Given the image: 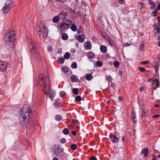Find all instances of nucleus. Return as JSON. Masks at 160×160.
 I'll use <instances>...</instances> for the list:
<instances>
[{
	"label": "nucleus",
	"mask_w": 160,
	"mask_h": 160,
	"mask_svg": "<svg viewBox=\"0 0 160 160\" xmlns=\"http://www.w3.org/2000/svg\"><path fill=\"white\" fill-rule=\"evenodd\" d=\"M31 112V110L28 106L23 107L19 116V120L21 124L24 125L28 122Z\"/></svg>",
	"instance_id": "nucleus-2"
},
{
	"label": "nucleus",
	"mask_w": 160,
	"mask_h": 160,
	"mask_svg": "<svg viewBox=\"0 0 160 160\" xmlns=\"http://www.w3.org/2000/svg\"><path fill=\"white\" fill-rule=\"evenodd\" d=\"M69 25L66 23L65 22H62L60 23L59 28L63 31H65L69 28Z\"/></svg>",
	"instance_id": "nucleus-8"
},
{
	"label": "nucleus",
	"mask_w": 160,
	"mask_h": 160,
	"mask_svg": "<svg viewBox=\"0 0 160 160\" xmlns=\"http://www.w3.org/2000/svg\"><path fill=\"white\" fill-rule=\"evenodd\" d=\"M159 82L158 80L156 78L155 80L153 82V88L156 89L159 87Z\"/></svg>",
	"instance_id": "nucleus-12"
},
{
	"label": "nucleus",
	"mask_w": 160,
	"mask_h": 160,
	"mask_svg": "<svg viewBox=\"0 0 160 160\" xmlns=\"http://www.w3.org/2000/svg\"><path fill=\"white\" fill-rule=\"evenodd\" d=\"M142 114L141 116L142 118H145L147 117V115L148 114V111L144 109H142Z\"/></svg>",
	"instance_id": "nucleus-17"
},
{
	"label": "nucleus",
	"mask_w": 160,
	"mask_h": 160,
	"mask_svg": "<svg viewBox=\"0 0 160 160\" xmlns=\"http://www.w3.org/2000/svg\"><path fill=\"white\" fill-rule=\"evenodd\" d=\"M68 34L66 33H63L61 36V38L63 40H66L68 39Z\"/></svg>",
	"instance_id": "nucleus-24"
},
{
	"label": "nucleus",
	"mask_w": 160,
	"mask_h": 160,
	"mask_svg": "<svg viewBox=\"0 0 160 160\" xmlns=\"http://www.w3.org/2000/svg\"><path fill=\"white\" fill-rule=\"evenodd\" d=\"M96 65L98 67H101L102 65V63L101 61H98L96 62Z\"/></svg>",
	"instance_id": "nucleus-40"
},
{
	"label": "nucleus",
	"mask_w": 160,
	"mask_h": 160,
	"mask_svg": "<svg viewBox=\"0 0 160 160\" xmlns=\"http://www.w3.org/2000/svg\"><path fill=\"white\" fill-rule=\"evenodd\" d=\"M84 45L85 49H89L92 48V45L91 42H85Z\"/></svg>",
	"instance_id": "nucleus-16"
},
{
	"label": "nucleus",
	"mask_w": 160,
	"mask_h": 160,
	"mask_svg": "<svg viewBox=\"0 0 160 160\" xmlns=\"http://www.w3.org/2000/svg\"><path fill=\"white\" fill-rule=\"evenodd\" d=\"M68 13L67 12L64 11V10H62L61 12L59 14V16L62 18H65L68 15Z\"/></svg>",
	"instance_id": "nucleus-15"
},
{
	"label": "nucleus",
	"mask_w": 160,
	"mask_h": 160,
	"mask_svg": "<svg viewBox=\"0 0 160 160\" xmlns=\"http://www.w3.org/2000/svg\"><path fill=\"white\" fill-rule=\"evenodd\" d=\"M58 62L61 64L64 63L65 61L64 59L62 58H59L58 59Z\"/></svg>",
	"instance_id": "nucleus-32"
},
{
	"label": "nucleus",
	"mask_w": 160,
	"mask_h": 160,
	"mask_svg": "<svg viewBox=\"0 0 160 160\" xmlns=\"http://www.w3.org/2000/svg\"><path fill=\"white\" fill-rule=\"evenodd\" d=\"M28 47L31 50L32 54L34 55V57L36 59H39L41 58L40 53L36 47L32 40L31 39L29 41Z\"/></svg>",
	"instance_id": "nucleus-3"
},
{
	"label": "nucleus",
	"mask_w": 160,
	"mask_h": 160,
	"mask_svg": "<svg viewBox=\"0 0 160 160\" xmlns=\"http://www.w3.org/2000/svg\"><path fill=\"white\" fill-rule=\"evenodd\" d=\"M60 142L61 143H64L66 142V140L64 138H62L61 139Z\"/></svg>",
	"instance_id": "nucleus-47"
},
{
	"label": "nucleus",
	"mask_w": 160,
	"mask_h": 160,
	"mask_svg": "<svg viewBox=\"0 0 160 160\" xmlns=\"http://www.w3.org/2000/svg\"><path fill=\"white\" fill-rule=\"evenodd\" d=\"M62 71L64 73H66L68 72V68L66 66H64L63 67Z\"/></svg>",
	"instance_id": "nucleus-30"
},
{
	"label": "nucleus",
	"mask_w": 160,
	"mask_h": 160,
	"mask_svg": "<svg viewBox=\"0 0 160 160\" xmlns=\"http://www.w3.org/2000/svg\"><path fill=\"white\" fill-rule=\"evenodd\" d=\"M157 20L158 22H160V16L159 17H158L157 18Z\"/></svg>",
	"instance_id": "nucleus-64"
},
{
	"label": "nucleus",
	"mask_w": 160,
	"mask_h": 160,
	"mask_svg": "<svg viewBox=\"0 0 160 160\" xmlns=\"http://www.w3.org/2000/svg\"><path fill=\"white\" fill-rule=\"evenodd\" d=\"M38 34L40 37L44 38L48 36V31L42 23H38L37 26Z\"/></svg>",
	"instance_id": "nucleus-4"
},
{
	"label": "nucleus",
	"mask_w": 160,
	"mask_h": 160,
	"mask_svg": "<svg viewBox=\"0 0 160 160\" xmlns=\"http://www.w3.org/2000/svg\"><path fill=\"white\" fill-rule=\"evenodd\" d=\"M78 88H73L72 90V93L75 95L78 94Z\"/></svg>",
	"instance_id": "nucleus-27"
},
{
	"label": "nucleus",
	"mask_w": 160,
	"mask_h": 160,
	"mask_svg": "<svg viewBox=\"0 0 160 160\" xmlns=\"http://www.w3.org/2000/svg\"><path fill=\"white\" fill-rule=\"evenodd\" d=\"M157 10L156 8H155L154 11L152 12L151 13L153 17H155L157 16Z\"/></svg>",
	"instance_id": "nucleus-38"
},
{
	"label": "nucleus",
	"mask_w": 160,
	"mask_h": 160,
	"mask_svg": "<svg viewBox=\"0 0 160 160\" xmlns=\"http://www.w3.org/2000/svg\"><path fill=\"white\" fill-rule=\"evenodd\" d=\"M84 35L83 34L79 35L78 37V40L80 42H82L84 41Z\"/></svg>",
	"instance_id": "nucleus-18"
},
{
	"label": "nucleus",
	"mask_w": 160,
	"mask_h": 160,
	"mask_svg": "<svg viewBox=\"0 0 160 160\" xmlns=\"http://www.w3.org/2000/svg\"><path fill=\"white\" fill-rule=\"evenodd\" d=\"M77 148V146L75 144H73L71 146V148L73 150H76Z\"/></svg>",
	"instance_id": "nucleus-39"
},
{
	"label": "nucleus",
	"mask_w": 160,
	"mask_h": 160,
	"mask_svg": "<svg viewBox=\"0 0 160 160\" xmlns=\"http://www.w3.org/2000/svg\"><path fill=\"white\" fill-rule=\"evenodd\" d=\"M92 78V76L91 74L88 73L86 74V78L88 81L91 80Z\"/></svg>",
	"instance_id": "nucleus-22"
},
{
	"label": "nucleus",
	"mask_w": 160,
	"mask_h": 160,
	"mask_svg": "<svg viewBox=\"0 0 160 160\" xmlns=\"http://www.w3.org/2000/svg\"><path fill=\"white\" fill-rule=\"evenodd\" d=\"M132 119H133L134 123L135 124V122H137V121L136 120H135V117H136V115L134 114V113H132Z\"/></svg>",
	"instance_id": "nucleus-45"
},
{
	"label": "nucleus",
	"mask_w": 160,
	"mask_h": 160,
	"mask_svg": "<svg viewBox=\"0 0 160 160\" xmlns=\"http://www.w3.org/2000/svg\"><path fill=\"white\" fill-rule=\"evenodd\" d=\"M119 62L118 61L116 60L114 62V66L115 68H118L119 66Z\"/></svg>",
	"instance_id": "nucleus-34"
},
{
	"label": "nucleus",
	"mask_w": 160,
	"mask_h": 160,
	"mask_svg": "<svg viewBox=\"0 0 160 160\" xmlns=\"http://www.w3.org/2000/svg\"><path fill=\"white\" fill-rule=\"evenodd\" d=\"M78 122V121L77 119H73L72 120V123H73L72 124L73 126H75L76 125L75 124V123Z\"/></svg>",
	"instance_id": "nucleus-49"
},
{
	"label": "nucleus",
	"mask_w": 160,
	"mask_h": 160,
	"mask_svg": "<svg viewBox=\"0 0 160 160\" xmlns=\"http://www.w3.org/2000/svg\"><path fill=\"white\" fill-rule=\"evenodd\" d=\"M62 49H58V52L59 53H61L62 52Z\"/></svg>",
	"instance_id": "nucleus-62"
},
{
	"label": "nucleus",
	"mask_w": 160,
	"mask_h": 160,
	"mask_svg": "<svg viewBox=\"0 0 160 160\" xmlns=\"http://www.w3.org/2000/svg\"><path fill=\"white\" fill-rule=\"evenodd\" d=\"M118 99L120 101H121L122 100L123 98L122 97H118Z\"/></svg>",
	"instance_id": "nucleus-60"
},
{
	"label": "nucleus",
	"mask_w": 160,
	"mask_h": 160,
	"mask_svg": "<svg viewBox=\"0 0 160 160\" xmlns=\"http://www.w3.org/2000/svg\"><path fill=\"white\" fill-rule=\"evenodd\" d=\"M59 2H67L68 0H56Z\"/></svg>",
	"instance_id": "nucleus-50"
},
{
	"label": "nucleus",
	"mask_w": 160,
	"mask_h": 160,
	"mask_svg": "<svg viewBox=\"0 0 160 160\" xmlns=\"http://www.w3.org/2000/svg\"><path fill=\"white\" fill-rule=\"evenodd\" d=\"M148 2L150 4L152 5L151 7V8H154L156 7V5L155 3L152 1L151 0H149L148 1Z\"/></svg>",
	"instance_id": "nucleus-26"
},
{
	"label": "nucleus",
	"mask_w": 160,
	"mask_h": 160,
	"mask_svg": "<svg viewBox=\"0 0 160 160\" xmlns=\"http://www.w3.org/2000/svg\"><path fill=\"white\" fill-rule=\"evenodd\" d=\"M157 10L160 11V3L158 4V5L157 6Z\"/></svg>",
	"instance_id": "nucleus-57"
},
{
	"label": "nucleus",
	"mask_w": 160,
	"mask_h": 160,
	"mask_svg": "<svg viewBox=\"0 0 160 160\" xmlns=\"http://www.w3.org/2000/svg\"><path fill=\"white\" fill-rule=\"evenodd\" d=\"M151 160H157L155 155H153L152 156V158Z\"/></svg>",
	"instance_id": "nucleus-54"
},
{
	"label": "nucleus",
	"mask_w": 160,
	"mask_h": 160,
	"mask_svg": "<svg viewBox=\"0 0 160 160\" xmlns=\"http://www.w3.org/2000/svg\"><path fill=\"white\" fill-rule=\"evenodd\" d=\"M4 38L6 42H14L15 39V33L13 32H9L5 35Z\"/></svg>",
	"instance_id": "nucleus-7"
},
{
	"label": "nucleus",
	"mask_w": 160,
	"mask_h": 160,
	"mask_svg": "<svg viewBox=\"0 0 160 160\" xmlns=\"http://www.w3.org/2000/svg\"><path fill=\"white\" fill-rule=\"evenodd\" d=\"M107 40L108 41V42L109 43V45L111 46V47H113L114 46V43H112L111 40L108 37V38Z\"/></svg>",
	"instance_id": "nucleus-31"
},
{
	"label": "nucleus",
	"mask_w": 160,
	"mask_h": 160,
	"mask_svg": "<svg viewBox=\"0 0 160 160\" xmlns=\"http://www.w3.org/2000/svg\"><path fill=\"white\" fill-rule=\"evenodd\" d=\"M148 63H149V62L148 61H144L141 62V64H146Z\"/></svg>",
	"instance_id": "nucleus-53"
},
{
	"label": "nucleus",
	"mask_w": 160,
	"mask_h": 160,
	"mask_svg": "<svg viewBox=\"0 0 160 160\" xmlns=\"http://www.w3.org/2000/svg\"><path fill=\"white\" fill-rule=\"evenodd\" d=\"M87 56L90 59H93L95 58L94 54L92 52H89L87 53Z\"/></svg>",
	"instance_id": "nucleus-19"
},
{
	"label": "nucleus",
	"mask_w": 160,
	"mask_h": 160,
	"mask_svg": "<svg viewBox=\"0 0 160 160\" xmlns=\"http://www.w3.org/2000/svg\"><path fill=\"white\" fill-rule=\"evenodd\" d=\"M148 149L147 148H142L141 152V153L143 154L145 157H147L148 156Z\"/></svg>",
	"instance_id": "nucleus-14"
},
{
	"label": "nucleus",
	"mask_w": 160,
	"mask_h": 160,
	"mask_svg": "<svg viewBox=\"0 0 160 160\" xmlns=\"http://www.w3.org/2000/svg\"><path fill=\"white\" fill-rule=\"evenodd\" d=\"M56 120L59 121L62 119V116L60 115H57L55 117Z\"/></svg>",
	"instance_id": "nucleus-33"
},
{
	"label": "nucleus",
	"mask_w": 160,
	"mask_h": 160,
	"mask_svg": "<svg viewBox=\"0 0 160 160\" xmlns=\"http://www.w3.org/2000/svg\"><path fill=\"white\" fill-rule=\"evenodd\" d=\"M71 28L72 31L75 32L77 30V27L76 25L74 24H72L71 27Z\"/></svg>",
	"instance_id": "nucleus-29"
},
{
	"label": "nucleus",
	"mask_w": 160,
	"mask_h": 160,
	"mask_svg": "<svg viewBox=\"0 0 160 160\" xmlns=\"http://www.w3.org/2000/svg\"><path fill=\"white\" fill-rule=\"evenodd\" d=\"M143 6L142 3L139 2L137 5V8L140 10L141 9Z\"/></svg>",
	"instance_id": "nucleus-35"
},
{
	"label": "nucleus",
	"mask_w": 160,
	"mask_h": 160,
	"mask_svg": "<svg viewBox=\"0 0 160 160\" xmlns=\"http://www.w3.org/2000/svg\"><path fill=\"white\" fill-rule=\"evenodd\" d=\"M138 69L142 72H144L146 71V69L141 67H139Z\"/></svg>",
	"instance_id": "nucleus-44"
},
{
	"label": "nucleus",
	"mask_w": 160,
	"mask_h": 160,
	"mask_svg": "<svg viewBox=\"0 0 160 160\" xmlns=\"http://www.w3.org/2000/svg\"><path fill=\"white\" fill-rule=\"evenodd\" d=\"M72 134L73 135H76V132L75 131H72Z\"/></svg>",
	"instance_id": "nucleus-58"
},
{
	"label": "nucleus",
	"mask_w": 160,
	"mask_h": 160,
	"mask_svg": "<svg viewBox=\"0 0 160 160\" xmlns=\"http://www.w3.org/2000/svg\"><path fill=\"white\" fill-rule=\"evenodd\" d=\"M59 16H56L54 17L52 19V21L54 22H58L59 20Z\"/></svg>",
	"instance_id": "nucleus-25"
},
{
	"label": "nucleus",
	"mask_w": 160,
	"mask_h": 160,
	"mask_svg": "<svg viewBox=\"0 0 160 160\" xmlns=\"http://www.w3.org/2000/svg\"><path fill=\"white\" fill-rule=\"evenodd\" d=\"M144 87H141L140 88V90L141 91H143V90H144Z\"/></svg>",
	"instance_id": "nucleus-61"
},
{
	"label": "nucleus",
	"mask_w": 160,
	"mask_h": 160,
	"mask_svg": "<svg viewBox=\"0 0 160 160\" xmlns=\"http://www.w3.org/2000/svg\"><path fill=\"white\" fill-rule=\"evenodd\" d=\"M13 2L12 0H7L5 3V5L3 8L2 11L3 13H8L9 10L12 8Z\"/></svg>",
	"instance_id": "nucleus-6"
},
{
	"label": "nucleus",
	"mask_w": 160,
	"mask_h": 160,
	"mask_svg": "<svg viewBox=\"0 0 160 160\" xmlns=\"http://www.w3.org/2000/svg\"><path fill=\"white\" fill-rule=\"evenodd\" d=\"M157 64H158L156 62L155 63H154L153 64V67L155 69L156 71L157 70V69L158 68V66L157 65Z\"/></svg>",
	"instance_id": "nucleus-46"
},
{
	"label": "nucleus",
	"mask_w": 160,
	"mask_h": 160,
	"mask_svg": "<svg viewBox=\"0 0 160 160\" xmlns=\"http://www.w3.org/2000/svg\"><path fill=\"white\" fill-rule=\"evenodd\" d=\"M7 67L6 62L4 61L0 62V71H2Z\"/></svg>",
	"instance_id": "nucleus-11"
},
{
	"label": "nucleus",
	"mask_w": 160,
	"mask_h": 160,
	"mask_svg": "<svg viewBox=\"0 0 160 160\" xmlns=\"http://www.w3.org/2000/svg\"><path fill=\"white\" fill-rule=\"evenodd\" d=\"M107 80L109 82H110L112 81V79L111 76H108L106 78Z\"/></svg>",
	"instance_id": "nucleus-41"
},
{
	"label": "nucleus",
	"mask_w": 160,
	"mask_h": 160,
	"mask_svg": "<svg viewBox=\"0 0 160 160\" xmlns=\"http://www.w3.org/2000/svg\"><path fill=\"white\" fill-rule=\"evenodd\" d=\"M56 92L54 90H51V98L52 100L56 95Z\"/></svg>",
	"instance_id": "nucleus-23"
},
{
	"label": "nucleus",
	"mask_w": 160,
	"mask_h": 160,
	"mask_svg": "<svg viewBox=\"0 0 160 160\" xmlns=\"http://www.w3.org/2000/svg\"><path fill=\"white\" fill-rule=\"evenodd\" d=\"M156 36L158 38L159 40H160V33H159V34H158V35Z\"/></svg>",
	"instance_id": "nucleus-63"
},
{
	"label": "nucleus",
	"mask_w": 160,
	"mask_h": 160,
	"mask_svg": "<svg viewBox=\"0 0 160 160\" xmlns=\"http://www.w3.org/2000/svg\"><path fill=\"white\" fill-rule=\"evenodd\" d=\"M90 159V160H97L96 157L95 156H91Z\"/></svg>",
	"instance_id": "nucleus-51"
},
{
	"label": "nucleus",
	"mask_w": 160,
	"mask_h": 160,
	"mask_svg": "<svg viewBox=\"0 0 160 160\" xmlns=\"http://www.w3.org/2000/svg\"><path fill=\"white\" fill-rule=\"evenodd\" d=\"M109 138L110 140L113 143L117 142L119 141V138L113 134H111L109 135Z\"/></svg>",
	"instance_id": "nucleus-9"
},
{
	"label": "nucleus",
	"mask_w": 160,
	"mask_h": 160,
	"mask_svg": "<svg viewBox=\"0 0 160 160\" xmlns=\"http://www.w3.org/2000/svg\"><path fill=\"white\" fill-rule=\"evenodd\" d=\"M81 97L79 96H77L75 97V100L77 101H80L81 100Z\"/></svg>",
	"instance_id": "nucleus-43"
},
{
	"label": "nucleus",
	"mask_w": 160,
	"mask_h": 160,
	"mask_svg": "<svg viewBox=\"0 0 160 160\" xmlns=\"http://www.w3.org/2000/svg\"><path fill=\"white\" fill-rule=\"evenodd\" d=\"M70 56V54L68 52H66L64 55V58L65 59H68Z\"/></svg>",
	"instance_id": "nucleus-28"
},
{
	"label": "nucleus",
	"mask_w": 160,
	"mask_h": 160,
	"mask_svg": "<svg viewBox=\"0 0 160 160\" xmlns=\"http://www.w3.org/2000/svg\"><path fill=\"white\" fill-rule=\"evenodd\" d=\"M71 80L72 82H76L78 80V78L77 76L73 75L71 77Z\"/></svg>",
	"instance_id": "nucleus-21"
},
{
	"label": "nucleus",
	"mask_w": 160,
	"mask_h": 160,
	"mask_svg": "<svg viewBox=\"0 0 160 160\" xmlns=\"http://www.w3.org/2000/svg\"><path fill=\"white\" fill-rule=\"evenodd\" d=\"M125 2V0H119L118 1V2L120 4H123Z\"/></svg>",
	"instance_id": "nucleus-52"
},
{
	"label": "nucleus",
	"mask_w": 160,
	"mask_h": 160,
	"mask_svg": "<svg viewBox=\"0 0 160 160\" xmlns=\"http://www.w3.org/2000/svg\"><path fill=\"white\" fill-rule=\"evenodd\" d=\"M62 132L65 135H68L69 134V131L67 128H65L63 130Z\"/></svg>",
	"instance_id": "nucleus-36"
},
{
	"label": "nucleus",
	"mask_w": 160,
	"mask_h": 160,
	"mask_svg": "<svg viewBox=\"0 0 160 160\" xmlns=\"http://www.w3.org/2000/svg\"><path fill=\"white\" fill-rule=\"evenodd\" d=\"M52 150L54 154L58 157H63L64 155V148H61L59 145L55 144L52 146Z\"/></svg>",
	"instance_id": "nucleus-5"
},
{
	"label": "nucleus",
	"mask_w": 160,
	"mask_h": 160,
	"mask_svg": "<svg viewBox=\"0 0 160 160\" xmlns=\"http://www.w3.org/2000/svg\"><path fill=\"white\" fill-rule=\"evenodd\" d=\"M100 49L101 51L103 53L106 52L107 51V47L103 45L101 46Z\"/></svg>",
	"instance_id": "nucleus-20"
},
{
	"label": "nucleus",
	"mask_w": 160,
	"mask_h": 160,
	"mask_svg": "<svg viewBox=\"0 0 160 160\" xmlns=\"http://www.w3.org/2000/svg\"><path fill=\"white\" fill-rule=\"evenodd\" d=\"M72 68H77V64L76 62L72 63L71 65Z\"/></svg>",
	"instance_id": "nucleus-37"
},
{
	"label": "nucleus",
	"mask_w": 160,
	"mask_h": 160,
	"mask_svg": "<svg viewBox=\"0 0 160 160\" xmlns=\"http://www.w3.org/2000/svg\"><path fill=\"white\" fill-rule=\"evenodd\" d=\"M160 115L158 114H156L154 116H153L152 118H156L158 117Z\"/></svg>",
	"instance_id": "nucleus-55"
},
{
	"label": "nucleus",
	"mask_w": 160,
	"mask_h": 160,
	"mask_svg": "<svg viewBox=\"0 0 160 160\" xmlns=\"http://www.w3.org/2000/svg\"><path fill=\"white\" fill-rule=\"evenodd\" d=\"M130 45V44L129 43H126L124 44V47H128Z\"/></svg>",
	"instance_id": "nucleus-56"
},
{
	"label": "nucleus",
	"mask_w": 160,
	"mask_h": 160,
	"mask_svg": "<svg viewBox=\"0 0 160 160\" xmlns=\"http://www.w3.org/2000/svg\"><path fill=\"white\" fill-rule=\"evenodd\" d=\"M61 102V99L57 98L55 100V102L53 104V106L55 108L59 107L60 106V104Z\"/></svg>",
	"instance_id": "nucleus-13"
},
{
	"label": "nucleus",
	"mask_w": 160,
	"mask_h": 160,
	"mask_svg": "<svg viewBox=\"0 0 160 160\" xmlns=\"http://www.w3.org/2000/svg\"><path fill=\"white\" fill-rule=\"evenodd\" d=\"M144 44L142 43H141L139 49L141 51H144Z\"/></svg>",
	"instance_id": "nucleus-42"
},
{
	"label": "nucleus",
	"mask_w": 160,
	"mask_h": 160,
	"mask_svg": "<svg viewBox=\"0 0 160 160\" xmlns=\"http://www.w3.org/2000/svg\"><path fill=\"white\" fill-rule=\"evenodd\" d=\"M48 75L47 73L41 74L38 78V85L42 86L43 84V91L44 94L50 98V82Z\"/></svg>",
	"instance_id": "nucleus-1"
},
{
	"label": "nucleus",
	"mask_w": 160,
	"mask_h": 160,
	"mask_svg": "<svg viewBox=\"0 0 160 160\" xmlns=\"http://www.w3.org/2000/svg\"><path fill=\"white\" fill-rule=\"evenodd\" d=\"M77 32L78 34H80L81 32L80 30V27L78 29V30L77 31Z\"/></svg>",
	"instance_id": "nucleus-59"
},
{
	"label": "nucleus",
	"mask_w": 160,
	"mask_h": 160,
	"mask_svg": "<svg viewBox=\"0 0 160 160\" xmlns=\"http://www.w3.org/2000/svg\"><path fill=\"white\" fill-rule=\"evenodd\" d=\"M153 27H154V35L155 36H157L158 34H159V32H160V29L159 27H158L157 25L156 24H154Z\"/></svg>",
	"instance_id": "nucleus-10"
},
{
	"label": "nucleus",
	"mask_w": 160,
	"mask_h": 160,
	"mask_svg": "<svg viewBox=\"0 0 160 160\" xmlns=\"http://www.w3.org/2000/svg\"><path fill=\"white\" fill-rule=\"evenodd\" d=\"M60 93L61 97H63L66 94L65 92L63 91H61L60 92Z\"/></svg>",
	"instance_id": "nucleus-48"
}]
</instances>
